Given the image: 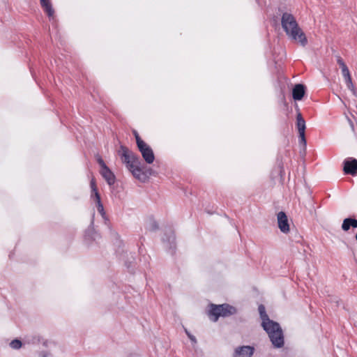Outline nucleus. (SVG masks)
I'll return each mask as SVG.
<instances>
[{
    "label": "nucleus",
    "mask_w": 357,
    "mask_h": 357,
    "mask_svg": "<svg viewBox=\"0 0 357 357\" xmlns=\"http://www.w3.org/2000/svg\"><path fill=\"white\" fill-rule=\"evenodd\" d=\"M281 24L282 29L289 38L298 42L303 47L307 45V38L291 14L288 13H283Z\"/></svg>",
    "instance_id": "nucleus-1"
},
{
    "label": "nucleus",
    "mask_w": 357,
    "mask_h": 357,
    "mask_svg": "<svg viewBox=\"0 0 357 357\" xmlns=\"http://www.w3.org/2000/svg\"><path fill=\"white\" fill-rule=\"evenodd\" d=\"M264 330L267 333L270 340L275 348H281L284 345V336L282 328L278 323L271 319L261 323Z\"/></svg>",
    "instance_id": "nucleus-2"
},
{
    "label": "nucleus",
    "mask_w": 357,
    "mask_h": 357,
    "mask_svg": "<svg viewBox=\"0 0 357 357\" xmlns=\"http://www.w3.org/2000/svg\"><path fill=\"white\" fill-rule=\"evenodd\" d=\"M119 154L122 162L126 164V167L132 172V175L139 179L142 170L138 165L139 164V158L123 146H121Z\"/></svg>",
    "instance_id": "nucleus-3"
},
{
    "label": "nucleus",
    "mask_w": 357,
    "mask_h": 357,
    "mask_svg": "<svg viewBox=\"0 0 357 357\" xmlns=\"http://www.w3.org/2000/svg\"><path fill=\"white\" fill-rule=\"evenodd\" d=\"M63 353V349L60 344L47 339L43 341L42 347L37 351L39 357H59Z\"/></svg>",
    "instance_id": "nucleus-4"
},
{
    "label": "nucleus",
    "mask_w": 357,
    "mask_h": 357,
    "mask_svg": "<svg viewBox=\"0 0 357 357\" xmlns=\"http://www.w3.org/2000/svg\"><path fill=\"white\" fill-rule=\"evenodd\" d=\"M236 312V308L229 304H212L208 312V317L211 321L215 322L220 317H228L234 314Z\"/></svg>",
    "instance_id": "nucleus-5"
},
{
    "label": "nucleus",
    "mask_w": 357,
    "mask_h": 357,
    "mask_svg": "<svg viewBox=\"0 0 357 357\" xmlns=\"http://www.w3.org/2000/svg\"><path fill=\"white\" fill-rule=\"evenodd\" d=\"M255 351L252 346H239L234 349L233 357H252Z\"/></svg>",
    "instance_id": "nucleus-6"
},
{
    "label": "nucleus",
    "mask_w": 357,
    "mask_h": 357,
    "mask_svg": "<svg viewBox=\"0 0 357 357\" xmlns=\"http://www.w3.org/2000/svg\"><path fill=\"white\" fill-rule=\"evenodd\" d=\"M277 219L280 230L284 234L288 233L289 231V225L285 213L282 211L279 212L277 215Z\"/></svg>",
    "instance_id": "nucleus-7"
},
{
    "label": "nucleus",
    "mask_w": 357,
    "mask_h": 357,
    "mask_svg": "<svg viewBox=\"0 0 357 357\" xmlns=\"http://www.w3.org/2000/svg\"><path fill=\"white\" fill-rule=\"evenodd\" d=\"M144 160L148 164H151L155 160L152 149L146 143L141 148H138Z\"/></svg>",
    "instance_id": "nucleus-8"
},
{
    "label": "nucleus",
    "mask_w": 357,
    "mask_h": 357,
    "mask_svg": "<svg viewBox=\"0 0 357 357\" xmlns=\"http://www.w3.org/2000/svg\"><path fill=\"white\" fill-rule=\"evenodd\" d=\"M343 170L345 174L356 175L357 172V160L354 158H349L344 161Z\"/></svg>",
    "instance_id": "nucleus-9"
},
{
    "label": "nucleus",
    "mask_w": 357,
    "mask_h": 357,
    "mask_svg": "<svg viewBox=\"0 0 357 357\" xmlns=\"http://www.w3.org/2000/svg\"><path fill=\"white\" fill-rule=\"evenodd\" d=\"M305 94V87L303 84H296L292 91L293 98L295 100H301Z\"/></svg>",
    "instance_id": "nucleus-10"
},
{
    "label": "nucleus",
    "mask_w": 357,
    "mask_h": 357,
    "mask_svg": "<svg viewBox=\"0 0 357 357\" xmlns=\"http://www.w3.org/2000/svg\"><path fill=\"white\" fill-rule=\"evenodd\" d=\"M100 174L105 179L108 185H112L114 183L115 176L108 167H105V169H101Z\"/></svg>",
    "instance_id": "nucleus-11"
},
{
    "label": "nucleus",
    "mask_w": 357,
    "mask_h": 357,
    "mask_svg": "<svg viewBox=\"0 0 357 357\" xmlns=\"http://www.w3.org/2000/svg\"><path fill=\"white\" fill-rule=\"evenodd\" d=\"M45 340L41 335L35 334L26 336L24 339V342L28 344H43V341Z\"/></svg>",
    "instance_id": "nucleus-12"
},
{
    "label": "nucleus",
    "mask_w": 357,
    "mask_h": 357,
    "mask_svg": "<svg viewBox=\"0 0 357 357\" xmlns=\"http://www.w3.org/2000/svg\"><path fill=\"white\" fill-rule=\"evenodd\" d=\"M41 6L50 18H54V10L50 0H40Z\"/></svg>",
    "instance_id": "nucleus-13"
},
{
    "label": "nucleus",
    "mask_w": 357,
    "mask_h": 357,
    "mask_svg": "<svg viewBox=\"0 0 357 357\" xmlns=\"http://www.w3.org/2000/svg\"><path fill=\"white\" fill-rule=\"evenodd\" d=\"M352 227L354 228H357V220L353 218H345L343 220L342 225V229L344 231H348L350 227Z\"/></svg>",
    "instance_id": "nucleus-14"
},
{
    "label": "nucleus",
    "mask_w": 357,
    "mask_h": 357,
    "mask_svg": "<svg viewBox=\"0 0 357 357\" xmlns=\"http://www.w3.org/2000/svg\"><path fill=\"white\" fill-rule=\"evenodd\" d=\"M296 128L298 133L305 132V121L303 118L301 113H298L296 116Z\"/></svg>",
    "instance_id": "nucleus-15"
},
{
    "label": "nucleus",
    "mask_w": 357,
    "mask_h": 357,
    "mask_svg": "<svg viewBox=\"0 0 357 357\" xmlns=\"http://www.w3.org/2000/svg\"><path fill=\"white\" fill-rule=\"evenodd\" d=\"M258 310H259L260 317L262 321L261 323L266 322L267 319H270L268 316L266 314L265 307L263 305H260L259 306Z\"/></svg>",
    "instance_id": "nucleus-16"
},
{
    "label": "nucleus",
    "mask_w": 357,
    "mask_h": 357,
    "mask_svg": "<svg viewBox=\"0 0 357 357\" xmlns=\"http://www.w3.org/2000/svg\"><path fill=\"white\" fill-rule=\"evenodd\" d=\"M9 346L13 349H20L22 346V343L21 340L15 339L9 343Z\"/></svg>",
    "instance_id": "nucleus-17"
},
{
    "label": "nucleus",
    "mask_w": 357,
    "mask_h": 357,
    "mask_svg": "<svg viewBox=\"0 0 357 357\" xmlns=\"http://www.w3.org/2000/svg\"><path fill=\"white\" fill-rule=\"evenodd\" d=\"M91 197L96 202V204L101 202L100 196L98 190L91 192Z\"/></svg>",
    "instance_id": "nucleus-18"
},
{
    "label": "nucleus",
    "mask_w": 357,
    "mask_h": 357,
    "mask_svg": "<svg viewBox=\"0 0 357 357\" xmlns=\"http://www.w3.org/2000/svg\"><path fill=\"white\" fill-rule=\"evenodd\" d=\"M167 241L169 243V248H173L174 245V242H175V236L172 231H169V236L168 238L167 239Z\"/></svg>",
    "instance_id": "nucleus-19"
},
{
    "label": "nucleus",
    "mask_w": 357,
    "mask_h": 357,
    "mask_svg": "<svg viewBox=\"0 0 357 357\" xmlns=\"http://www.w3.org/2000/svg\"><path fill=\"white\" fill-rule=\"evenodd\" d=\"M96 207L98 213L102 215L103 218H105V213L102 202L97 203Z\"/></svg>",
    "instance_id": "nucleus-20"
},
{
    "label": "nucleus",
    "mask_w": 357,
    "mask_h": 357,
    "mask_svg": "<svg viewBox=\"0 0 357 357\" xmlns=\"http://www.w3.org/2000/svg\"><path fill=\"white\" fill-rule=\"evenodd\" d=\"M298 141L299 144H302L303 146H306V139H305V132L298 133Z\"/></svg>",
    "instance_id": "nucleus-21"
},
{
    "label": "nucleus",
    "mask_w": 357,
    "mask_h": 357,
    "mask_svg": "<svg viewBox=\"0 0 357 357\" xmlns=\"http://www.w3.org/2000/svg\"><path fill=\"white\" fill-rule=\"evenodd\" d=\"M135 139H136V143H137V147L138 148H141L142 146H143L144 144H146L141 138L139 135H137V137H135Z\"/></svg>",
    "instance_id": "nucleus-22"
},
{
    "label": "nucleus",
    "mask_w": 357,
    "mask_h": 357,
    "mask_svg": "<svg viewBox=\"0 0 357 357\" xmlns=\"http://www.w3.org/2000/svg\"><path fill=\"white\" fill-rule=\"evenodd\" d=\"M342 76L344 77V78L350 76V73H349L348 68L342 69Z\"/></svg>",
    "instance_id": "nucleus-23"
},
{
    "label": "nucleus",
    "mask_w": 357,
    "mask_h": 357,
    "mask_svg": "<svg viewBox=\"0 0 357 357\" xmlns=\"http://www.w3.org/2000/svg\"><path fill=\"white\" fill-rule=\"evenodd\" d=\"M337 63L340 65V67L341 68V69L347 68V66H346V64L344 63V62L343 61V60L341 58H338Z\"/></svg>",
    "instance_id": "nucleus-24"
},
{
    "label": "nucleus",
    "mask_w": 357,
    "mask_h": 357,
    "mask_svg": "<svg viewBox=\"0 0 357 357\" xmlns=\"http://www.w3.org/2000/svg\"><path fill=\"white\" fill-rule=\"evenodd\" d=\"M98 162L99 165H100V167H101V169H105V167H108L105 165V162L103 161V160H102L101 158H100V157H99V158H98Z\"/></svg>",
    "instance_id": "nucleus-25"
},
{
    "label": "nucleus",
    "mask_w": 357,
    "mask_h": 357,
    "mask_svg": "<svg viewBox=\"0 0 357 357\" xmlns=\"http://www.w3.org/2000/svg\"><path fill=\"white\" fill-rule=\"evenodd\" d=\"M90 185H91V192L98 190L97 188H96V185L95 181L93 179H92L91 181Z\"/></svg>",
    "instance_id": "nucleus-26"
},
{
    "label": "nucleus",
    "mask_w": 357,
    "mask_h": 357,
    "mask_svg": "<svg viewBox=\"0 0 357 357\" xmlns=\"http://www.w3.org/2000/svg\"><path fill=\"white\" fill-rule=\"evenodd\" d=\"M347 87L354 94H355V88L353 83L347 84Z\"/></svg>",
    "instance_id": "nucleus-27"
},
{
    "label": "nucleus",
    "mask_w": 357,
    "mask_h": 357,
    "mask_svg": "<svg viewBox=\"0 0 357 357\" xmlns=\"http://www.w3.org/2000/svg\"><path fill=\"white\" fill-rule=\"evenodd\" d=\"M188 338L191 340V342L193 343V344H197V340H196V337L193 335H189V337Z\"/></svg>",
    "instance_id": "nucleus-28"
},
{
    "label": "nucleus",
    "mask_w": 357,
    "mask_h": 357,
    "mask_svg": "<svg viewBox=\"0 0 357 357\" xmlns=\"http://www.w3.org/2000/svg\"><path fill=\"white\" fill-rule=\"evenodd\" d=\"M344 81H345V83H346V85L348 84H351L352 83V80H351V75L347 77H345L344 78Z\"/></svg>",
    "instance_id": "nucleus-29"
},
{
    "label": "nucleus",
    "mask_w": 357,
    "mask_h": 357,
    "mask_svg": "<svg viewBox=\"0 0 357 357\" xmlns=\"http://www.w3.org/2000/svg\"><path fill=\"white\" fill-rule=\"evenodd\" d=\"M126 357H139V356L137 354H130Z\"/></svg>",
    "instance_id": "nucleus-30"
},
{
    "label": "nucleus",
    "mask_w": 357,
    "mask_h": 357,
    "mask_svg": "<svg viewBox=\"0 0 357 357\" xmlns=\"http://www.w3.org/2000/svg\"><path fill=\"white\" fill-rule=\"evenodd\" d=\"M185 332L186 335H188V337H189V335H191V333L186 328H185Z\"/></svg>",
    "instance_id": "nucleus-31"
},
{
    "label": "nucleus",
    "mask_w": 357,
    "mask_h": 357,
    "mask_svg": "<svg viewBox=\"0 0 357 357\" xmlns=\"http://www.w3.org/2000/svg\"><path fill=\"white\" fill-rule=\"evenodd\" d=\"M133 133L135 137H137V135H139L137 131H134Z\"/></svg>",
    "instance_id": "nucleus-32"
},
{
    "label": "nucleus",
    "mask_w": 357,
    "mask_h": 357,
    "mask_svg": "<svg viewBox=\"0 0 357 357\" xmlns=\"http://www.w3.org/2000/svg\"><path fill=\"white\" fill-rule=\"evenodd\" d=\"M355 237H356V241H357V234H356V236H355Z\"/></svg>",
    "instance_id": "nucleus-33"
}]
</instances>
